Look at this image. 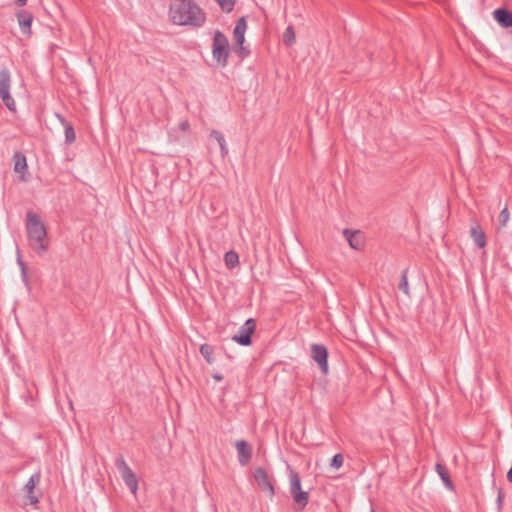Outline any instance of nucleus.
Returning <instances> with one entry per match:
<instances>
[{
	"label": "nucleus",
	"mask_w": 512,
	"mask_h": 512,
	"mask_svg": "<svg viewBox=\"0 0 512 512\" xmlns=\"http://www.w3.org/2000/svg\"><path fill=\"white\" fill-rule=\"evenodd\" d=\"M169 18L173 24L198 28L204 25L206 14L193 0H172Z\"/></svg>",
	"instance_id": "obj_1"
},
{
	"label": "nucleus",
	"mask_w": 512,
	"mask_h": 512,
	"mask_svg": "<svg viewBox=\"0 0 512 512\" xmlns=\"http://www.w3.org/2000/svg\"><path fill=\"white\" fill-rule=\"evenodd\" d=\"M26 230L30 246L41 254L47 250L46 229L40 218L33 212L27 213Z\"/></svg>",
	"instance_id": "obj_2"
},
{
	"label": "nucleus",
	"mask_w": 512,
	"mask_h": 512,
	"mask_svg": "<svg viewBox=\"0 0 512 512\" xmlns=\"http://www.w3.org/2000/svg\"><path fill=\"white\" fill-rule=\"evenodd\" d=\"M290 480V494L295 503L294 509L297 511L303 510L309 501V493L307 491L302 490L301 488V478L297 471L290 470L289 474Z\"/></svg>",
	"instance_id": "obj_3"
},
{
	"label": "nucleus",
	"mask_w": 512,
	"mask_h": 512,
	"mask_svg": "<svg viewBox=\"0 0 512 512\" xmlns=\"http://www.w3.org/2000/svg\"><path fill=\"white\" fill-rule=\"evenodd\" d=\"M213 58L221 67H225L228 63L229 57V41L224 33L216 30L212 43Z\"/></svg>",
	"instance_id": "obj_4"
},
{
	"label": "nucleus",
	"mask_w": 512,
	"mask_h": 512,
	"mask_svg": "<svg viewBox=\"0 0 512 512\" xmlns=\"http://www.w3.org/2000/svg\"><path fill=\"white\" fill-rule=\"evenodd\" d=\"M115 466L119 471L124 483L135 495L138 489V479L136 474L131 470L123 455H118L115 459Z\"/></svg>",
	"instance_id": "obj_5"
},
{
	"label": "nucleus",
	"mask_w": 512,
	"mask_h": 512,
	"mask_svg": "<svg viewBox=\"0 0 512 512\" xmlns=\"http://www.w3.org/2000/svg\"><path fill=\"white\" fill-rule=\"evenodd\" d=\"M11 75L7 67L0 70V98L4 105L10 110L15 111V101L10 95Z\"/></svg>",
	"instance_id": "obj_6"
},
{
	"label": "nucleus",
	"mask_w": 512,
	"mask_h": 512,
	"mask_svg": "<svg viewBox=\"0 0 512 512\" xmlns=\"http://www.w3.org/2000/svg\"><path fill=\"white\" fill-rule=\"evenodd\" d=\"M255 330L256 321L253 318H249L232 337V340L241 346H250L252 344V335L255 333Z\"/></svg>",
	"instance_id": "obj_7"
},
{
	"label": "nucleus",
	"mask_w": 512,
	"mask_h": 512,
	"mask_svg": "<svg viewBox=\"0 0 512 512\" xmlns=\"http://www.w3.org/2000/svg\"><path fill=\"white\" fill-rule=\"evenodd\" d=\"M311 357L318 364L320 371L327 375L329 372V352L323 344L314 343L311 345Z\"/></svg>",
	"instance_id": "obj_8"
},
{
	"label": "nucleus",
	"mask_w": 512,
	"mask_h": 512,
	"mask_svg": "<svg viewBox=\"0 0 512 512\" xmlns=\"http://www.w3.org/2000/svg\"><path fill=\"white\" fill-rule=\"evenodd\" d=\"M254 479L258 487L266 493L269 497L275 494L272 478L269 476L267 470L263 467H257L254 471Z\"/></svg>",
	"instance_id": "obj_9"
},
{
	"label": "nucleus",
	"mask_w": 512,
	"mask_h": 512,
	"mask_svg": "<svg viewBox=\"0 0 512 512\" xmlns=\"http://www.w3.org/2000/svg\"><path fill=\"white\" fill-rule=\"evenodd\" d=\"M238 453V461L242 466L247 465L252 458V446L246 440H238L235 443Z\"/></svg>",
	"instance_id": "obj_10"
},
{
	"label": "nucleus",
	"mask_w": 512,
	"mask_h": 512,
	"mask_svg": "<svg viewBox=\"0 0 512 512\" xmlns=\"http://www.w3.org/2000/svg\"><path fill=\"white\" fill-rule=\"evenodd\" d=\"M343 235L349 246L355 250H360L364 246V236L359 230L344 229Z\"/></svg>",
	"instance_id": "obj_11"
},
{
	"label": "nucleus",
	"mask_w": 512,
	"mask_h": 512,
	"mask_svg": "<svg viewBox=\"0 0 512 512\" xmlns=\"http://www.w3.org/2000/svg\"><path fill=\"white\" fill-rule=\"evenodd\" d=\"M493 17L502 28L512 27V11L500 7L493 11Z\"/></svg>",
	"instance_id": "obj_12"
},
{
	"label": "nucleus",
	"mask_w": 512,
	"mask_h": 512,
	"mask_svg": "<svg viewBox=\"0 0 512 512\" xmlns=\"http://www.w3.org/2000/svg\"><path fill=\"white\" fill-rule=\"evenodd\" d=\"M21 32L26 35H31V25L33 22V15L29 11L19 10L16 14Z\"/></svg>",
	"instance_id": "obj_13"
},
{
	"label": "nucleus",
	"mask_w": 512,
	"mask_h": 512,
	"mask_svg": "<svg viewBox=\"0 0 512 512\" xmlns=\"http://www.w3.org/2000/svg\"><path fill=\"white\" fill-rule=\"evenodd\" d=\"M14 162V171L20 174V178L22 181H27L25 177V172H27V161L26 156L22 152H15L13 155Z\"/></svg>",
	"instance_id": "obj_14"
},
{
	"label": "nucleus",
	"mask_w": 512,
	"mask_h": 512,
	"mask_svg": "<svg viewBox=\"0 0 512 512\" xmlns=\"http://www.w3.org/2000/svg\"><path fill=\"white\" fill-rule=\"evenodd\" d=\"M247 29V21L245 17H240L233 30V39L235 45H242L245 41V32Z\"/></svg>",
	"instance_id": "obj_15"
},
{
	"label": "nucleus",
	"mask_w": 512,
	"mask_h": 512,
	"mask_svg": "<svg viewBox=\"0 0 512 512\" xmlns=\"http://www.w3.org/2000/svg\"><path fill=\"white\" fill-rule=\"evenodd\" d=\"M39 481H40V472H36L31 475L30 479L24 486V489L27 493V498L29 499L30 504L38 503V498L34 495L33 491H34L36 484H38Z\"/></svg>",
	"instance_id": "obj_16"
},
{
	"label": "nucleus",
	"mask_w": 512,
	"mask_h": 512,
	"mask_svg": "<svg viewBox=\"0 0 512 512\" xmlns=\"http://www.w3.org/2000/svg\"><path fill=\"white\" fill-rule=\"evenodd\" d=\"M471 237L473 238L475 244L479 248H484L486 246V234L480 225H475L471 227L470 230Z\"/></svg>",
	"instance_id": "obj_17"
},
{
	"label": "nucleus",
	"mask_w": 512,
	"mask_h": 512,
	"mask_svg": "<svg viewBox=\"0 0 512 512\" xmlns=\"http://www.w3.org/2000/svg\"><path fill=\"white\" fill-rule=\"evenodd\" d=\"M436 472L438 473L439 477L443 481L446 488L449 490H454V484L450 478V475L445 467V465L437 463L436 464Z\"/></svg>",
	"instance_id": "obj_18"
},
{
	"label": "nucleus",
	"mask_w": 512,
	"mask_h": 512,
	"mask_svg": "<svg viewBox=\"0 0 512 512\" xmlns=\"http://www.w3.org/2000/svg\"><path fill=\"white\" fill-rule=\"evenodd\" d=\"M210 137L214 138L218 142L221 150V155L222 157H225L228 154V147L223 134L218 130H212L210 132Z\"/></svg>",
	"instance_id": "obj_19"
},
{
	"label": "nucleus",
	"mask_w": 512,
	"mask_h": 512,
	"mask_svg": "<svg viewBox=\"0 0 512 512\" xmlns=\"http://www.w3.org/2000/svg\"><path fill=\"white\" fill-rule=\"evenodd\" d=\"M224 262L228 269H233L239 264V255L235 251L230 250L225 253Z\"/></svg>",
	"instance_id": "obj_20"
},
{
	"label": "nucleus",
	"mask_w": 512,
	"mask_h": 512,
	"mask_svg": "<svg viewBox=\"0 0 512 512\" xmlns=\"http://www.w3.org/2000/svg\"><path fill=\"white\" fill-rule=\"evenodd\" d=\"M200 353L203 356V358L207 361V363L212 364L214 363V348L213 346L205 343L200 346Z\"/></svg>",
	"instance_id": "obj_21"
},
{
	"label": "nucleus",
	"mask_w": 512,
	"mask_h": 512,
	"mask_svg": "<svg viewBox=\"0 0 512 512\" xmlns=\"http://www.w3.org/2000/svg\"><path fill=\"white\" fill-rule=\"evenodd\" d=\"M296 41L295 30L293 26L289 25L283 34V43L286 46H292Z\"/></svg>",
	"instance_id": "obj_22"
},
{
	"label": "nucleus",
	"mask_w": 512,
	"mask_h": 512,
	"mask_svg": "<svg viewBox=\"0 0 512 512\" xmlns=\"http://www.w3.org/2000/svg\"><path fill=\"white\" fill-rule=\"evenodd\" d=\"M407 274H408V268L404 269L402 271V274H401V277H400V280H399V283H398V288L399 290H401L405 295L409 296L410 295V292H409V283H408V277H407Z\"/></svg>",
	"instance_id": "obj_23"
},
{
	"label": "nucleus",
	"mask_w": 512,
	"mask_h": 512,
	"mask_svg": "<svg viewBox=\"0 0 512 512\" xmlns=\"http://www.w3.org/2000/svg\"><path fill=\"white\" fill-rule=\"evenodd\" d=\"M220 8L227 13H230L235 5L236 0H216Z\"/></svg>",
	"instance_id": "obj_24"
},
{
	"label": "nucleus",
	"mask_w": 512,
	"mask_h": 512,
	"mask_svg": "<svg viewBox=\"0 0 512 512\" xmlns=\"http://www.w3.org/2000/svg\"><path fill=\"white\" fill-rule=\"evenodd\" d=\"M76 139V134L73 126L66 122V144H70L74 142Z\"/></svg>",
	"instance_id": "obj_25"
},
{
	"label": "nucleus",
	"mask_w": 512,
	"mask_h": 512,
	"mask_svg": "<svg viewBox=\"0 0 512 512\" xmlns=\"http://www.w3.org/2000/svg\"><path fill=\"white\" fill-rule=\"evenodd\" d=\"M343 462H344L343 455L341 453H337L332 457L330 465H331V467H333L335 469H340L343 465Z\"/></svg>",
	"instance_id": "obj_26"
},
{
	"label": "nucleus",
	"mask_w": 512,
	"mask_h": 512,
	"mask_svg": "<svg viewBox=\"0 0 512 512\" xmlns=\"http://www.w3.org/2000/svg\"><path fill=\"white\" fill-rule=\"evenodd\" d=\"M509 215L510 214H509L508 208H507V206H505L501 210L499 217H498L500 227H504L507 224V222L509 220Z\"/></svg>",
	"instance_id": "obj_27"
},
{
	"label": "nucleus",
	"mask_w": 512,
	"mask_h": 512,
	"mask_svg": "<svg viewBox=\"0 0 512 512\" xmlns=\"http://www.w3.org/2000/svg\"><path fill=\"white\" fill-rule=\"evenodd\" d=\"M234 52L241 58L244 59L250 54V50L244 47V45H235Z\"/></svg>",
	"instance_id": "obj_28"
},
{
	"label": "nucleus",
	"mask_w": 512,
	"mask_h": 512,
	"mask_svg": "<svg viewBox=\"0 0 512 512\" xmlns=\"http://www.w3.org/2000/svg\"><path fill=\"white\" fill-rule=\"evenodd\" d=\"M504 497H505V493H504L503 489L499 488L498 495H497V506H498L499 510L502 508Z\"/></svg>",
	"instance_id": "obj_29"
},
{
	"label": "nucleus",
	"mask_w": 512,
	"mask_h": 512,
	"mask_svg": "<svg viewBox=\"0 0 512 512\" xmlns=\"http://www.w3.org/2000/svg\"><path fill=\"white\" fill-rule=\"evenodd\" d=\"M21 276H22V280L25 283V285L28 286V276H27L26 268H23V270H21Z\"/></svg>",
	"instance_id": "obj_30"
},
{
	"label": "nucleus",
	"mask_w": 512,
	"mask_h": 512,
	"mask_svg": "<svg viewBox=\"0 0 512 512\" xmlns=\"http://www.w3.org/2000/svg\"><path fill=\"white\" fill-rule=\"evenodd\" d=\"M188 128H189V123H188V121H184V122H182V123L180 124V129H181L182 131H186Z\"/></svg>",
	"instance_id": "obj_31"
},
{
	"label": "nucleus",
	"mask_w": 512,
	"mask_h": 512,
	"mask_svg": "<svg viewBox=\"0 0 512 512\" xmlns=\"http://www.w3.org/2000/svg\"><path fill=\"white\" fill-rule=\"evenodd\" d=\"M17 262H18L21 270H23V268H26V265L20 256H18Z\"/></svg>",
	"instance_id": "obj_32"
},
{
	"label": "nucleus",
	"mask_w": 512,
	"mask_h": 512,
	"mask_svg": "<svg viewBox=\"0 0 512 512\" xmlns=\"http://www.w3.org/2000/svg\"><path fill=\"white\" fill-rule=\"evenodd\" d=\"M213 379H215L216 381H222L223 380V375L222 374H219V373H216L213 375Z\"/></svg>",
	"instance_id": "obj_33"
},
{
	"label": "nucleus",
	"mask_w": 512,
	"mask_h": 512,
	"mask_svg": "<svg viewBox=\"0 0 512 512\" xmlns=\"http://www.w3.org/2000/svg\"><path fill=\"white\" fill-rule=\"evenodd\" d=\"M18 6H24L27 3V0H15Z\"/></svg>",
	"instance_id": "obj_34"
},
{
	"label": "nucleus",
	"mask_w": 512,
	"mask_h": 512,
	"mask_svg": "<svg viewBox=\"0 0 512 512\" xmlns=\"http://www.w3.org/2000/svg\"><path fill=\"white\" fill-rule=\"evenodd\" d=\"M55 115L58 117L60 122L64 125V116H62L60 113H56Z\"/></svg>",
	"instance_id": "obj_35"
},
{
	"label": "nucleus",
	"mask_w": 512,
	"mask_h": 512,
	"mask_svg": "<svg viewBox=\"0 0 512 512\" xmlns=\"http://www.w3.org/2000/svg\"><path fill=\"white\" fill-rule=\"evenodd\" d=\"M72 160V158L69 157V155L66 153V161Z\"/></svg>",
	"instance_id": "obj_36"
},
{
	"label": "nucleus",
	"mask_w": 512,
	"mask_h": 512,
	"mask_svg": "<svg viewBox=\"0 0 512 512\" xmlns=\"http://www.w3.org/2000/svg\"><path fill=\"white\" fill-rule=\"evenodd\" d=\"M69 406H70V409L73 410V403L71 401H69Z\"/></svg>",
	"instance_id": "obj_37"
},
{
	"label": "nucleus",
	"mask_w": 512,
	"mask_h": 512,
	"mask_svg": "<svg viewBox=\"0 0 512 512\" xmlns=\"http://www.w3.org/2000/svg\"><path fill=\"white\" fill-rule=\"evenodd\" d=\"M371 512H375V510L373 508H371Z\"/></svg>",
	"instance_id": "obj_38"
}]
</instances>
